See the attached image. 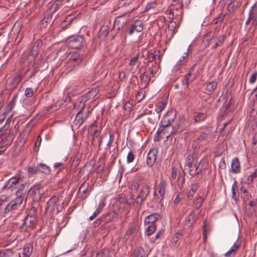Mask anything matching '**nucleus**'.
<instances>
[{"label":"nucleus","mask_w":257,"mask_h":257,"mask_svg":"<svg viewBox=\"0 0 257 257\" xmlns=\"http://www.w3.org/2000/svg\"><path fill=\"white\" fill-rule=\"evenodd\" d=\"M176 118V112L172 110L168 111L162 117L159 123V128L157 134L161 137L166 136L168 139L170 135L175 134L172 133V130L169 131V127Z\"/></svg>","instance_id":"obj_1"},{"label":"nucleus","mask_w":257,"mask_h":257,"mask_svg":"<svg viewBox=\"0 0 257 257\" xmlns=\"http://www.w3.org/2000/svg\"><path fill=\"white\" fill-rule=\"evenodd\" d=\"M159 217V215L157 213H153L148 215L145 219V225H156V222Z\"/></svg>","instance_id":"obj_21"},{"label":"nucleus","mask_w":257,"mask_h":257,"mask_svg":"<svg viewBox=\"0 0 257 257\" xmlns=\"http://www.w3.org/2000/svg\"><path fill=\"white\" fill-rule=\"evenodd\" d=\"M143 185L142 184H140L139 182L134 181L133 182L131 189L132 191L135 192L137 191L140 188V187L141 188V185Z\"/></svg>","instance_id":"obj_53"},{"label":"nucleus","mask_w":257,"mask_h":257,"mask_svg":"<svg viewBox=\"0 0 257 257\" xmlns=\"http://www.w3.org/2000/svg\"><path fill=\"white\" fill-rule=\"evenodd\" d=\"M90 106H89L88 109L86 112V115L85 117H83L81 113L77 112L76 117L73 121V124L77 128H78L83 123L85 120L86 119L88 114L90 113L91 110H89Z\"/></svg>","instance_id":"obj_14"},{"label":"nucleus","mask_w":257,"mask_h":257,"mask_svg":"<svg viewBox=\"0 0 257 257\" xmlns=\"http://www.w3.org/2000/svg\"><path fill=\"white\" fill-rule=\"evenodd\" d=\"M105 205H106V202H105V200L104 199L101 200L99 201L98 205L97 207L96 208V210H97L98 211H99L100 213H101L103 209L105 207Z\"/></svg>","instance_id":"obj_51"},{"label":"nucleus","mask_w":257,"mask_h":257,"mask_svg":"<svg viewBox=\"0 0 257 257\" xmlns=\"http://www.w3.org/2000/svg\"><path fill=\"white\" fill-rule=\"evenodd\" d=\"M188 126L187 121L186 118L183 117H179L178 120L175 124L172 127V133H177L181 132L185 130Z\"/></svg>","instance_id":"obj_9"},{"label":"nucleus","mask_w":257,"mask_h":257,"mask_svg":"<svg viewBox=\"0 0 257 257\" xmlns=\"http://www.w3.org/2000/svg\"><path fill=\"white\" fill-rule=\"evenodd\" d=\"M145 97V94L142 92H138L136 96V98L138 102L141 101Z\"/></svg>","instance_id":"obj_61"},{"label":"nucleus","mask_w":257,"mask_h":257,"mask_svg":"<svg viewBox=\"0 0 257 257\" xmlns=\"http://www.w3.org/2000/svg\"><path fill=\"white\" fill-rule=\"evenodd\" d=\"M181 235L179 233H176L172 238V241L175 244L177 243L178 240L180 239Z\"/></svg>","instance_id":"obj_62"},{"label":"nucleus","mask_w":257,"mask_h":257,"mask_svg":"<svg viewBox=\"0 0 257 257\" xmlns=\"http://www.w3.org/2000/svg\"><path fill=\"white\" fill-rule=\"evenodd\" d=\"M146 226L145 234L150 236L153 234L156 230V225H145Z\"/></svg>","instance_id":"obj_29"},{"label":"nucleus","mask_w":257,"mask_h":257,"mask_svg":"<svg viewBox=\"0 0 257 257\" xmlns=\"http://www.w3.org/2000/svg\"><path fill=\"white\" fill-rule=\"evenodd\" d=\"M41 138L40 136H38L37 138V140L36 141L35 147V151L38 152L39 150V148L41 145Z\"/></svg>","instance_id":"obj_58"},{"label":"nucleus","mask_w":257,"mask_h":257,"mask_svg":"<svg viewBox=\"0 0 257 257\" xmlns=\"http://www.w3.org/2000/svg\"><path fill=\"white\" fill-rule=\"evenodd\" d=\"M139 54H137L136 56L132 58L130 61L129 65L132 67H134L137 65V67L140 64V62L139 61Z\"/></svg>","instance_id":"obj_33"},{"label":"nucleus","mask_w":257,"mask_h":257,"mask_svg":"<svg viewBox=\"0 0 257 257\" xmlns=\"http://www.w3.org/2000/svg\"><path fill=\"white\" fill-rule=\"evenodd\" d=\"M191 75V73L190 72H189L188 74H187L185 75V78L182 79L181 80L182 85L184 87V89H186V88H188L189 82L190 81L189 77Z\"/></svg>","instance_id":"obj_42"},{"label":"nucleus","mask_w":257,"mask_h":257,"mask_svg":"<svg viewBox=\"0 0 257 257\" xmlns=\"http://www.w3.org/2000/svg\"><path fill=\"white\" fill-rule=\"evenodd\" d=\"M33 249V247L32 244L31 243L26 244L23 248V257H30L32 253Z\"/></svg>","instance_id":"obj_25"},{"label":"nucleus","mask_w":257,"mask_h":257,"mask_svg":"<svg viewBox=\"0 0 257 257\" xmlns=\"http://www.w3.org/2000/svg\"><path fill=\"white\" fill-rule=\"evenodd\" d=\"M13 254V251L11 249H8L0 250V257H11Z\"/></svg>","instance_id":"obj_43"},{"label":"nucleus","mask_w":257,"mask_h":257,"mask_svg":"<svg viewBox=\"0 0 257 257\" xmlns=\"http://www.w3.org/2000/svg\"><path fill=\"white\" fill-rule=\"evenodd\" d=\"M127 18L125 15L118 16L114 22V28L117 30L122 29L126 24Z\"/></svg>","instance_id":"obj_15"},{"label":"nucleus","mask_w":257,"mask_h":257,"mask_svg":"<svg viewBox=\"0 0 257 257\" xmlns=\"http://www.w3.org/2000/svg\"><path fill=\"white\" fill-rule=\"evenodd\" d=\"M16 96L14 97L11 100L10 103L6 107V112H11L14 108L15 104Z\"/></svg>","instance_id":"obj_41"},{"label":"nucleus","mask_w":257,"mask_h":257,"mask_svg":"<svg viewBox=\"0 0 257 257\" xmlns=\"http://www.w3.org/2000/svg\"><path fill=\"white\" fill-rule=\"evenodd\" d=\"M235 251H234L230 248L229 250H228L225 253L224 256L225 257H231V256H234L235 254Z\"/></svg>","instance_id":"obj_63"},{"label":"nucleus","mask_w":257,"mask_h":257,"mask_svg":"<svg viewBox=\"0 0 257 257\" xmlns=\"http://www.w3.org/2000/svg\"><path fill=\"white\" fill-rule=\"evenodd\" d=\"M150 192V188L147 185H142L141 190L135 200H132V202L130 204L136 203L139 205H141L147 199Z\"/></svg>","instance_id":"obj_5"},{"label":"nucleus","mask_w":257,"mask_h":257,"mask_svg":"<svg viewBox=\"0 0 257 257\" xmlns=\"http://www.w3.org/2000/svg\"><path fill=\"white\" fill-rule=\"evenodd\" d=\"M249 206L253 207L257 210V198L252 201H250L249 202Z\"/></svg>","instance_id":"obj_64"},{"label":"nucleus","mask_w":257,"mask_h":257,"mask_svg":"<svg viewBox=\"0 0 257 257\" xmlns=\"http://www.w3.org/2000/svg\"><path fill=\"white\" fill-rule=\"evenodd\" d=\"M167 181L163 178H161L160 182L157 186L156 191L154 193L155 195L157 196L156 198L157 202L159 203H161L167 192Z\"/></svg>","instance_id":"obj_6"},{"label":"nucleus","mask_w":257,"mask_h":257,"mask_svg":"<svg viewBox=\"0 0 257 257\" xmlns=\"http://www.w3.org/2000/svg\"><path fill=\"white\" fill-rule=\"evenodd\" d=\"M197 219V216L196 215L194 211L193 210L187 217L185 220V224L188 227H191Z\"/></svg>","instance_id":"obj_22"},{"label":"nucleus","mask_w":257,"mask_h":257,"mask_svg":"<svg viewBox=\"0 0 257 257\" xmlns=\"http://www.w3.org/2000/svg\"><path fill=\"white\" fill-rule=\"evenodd\" d=\"M67 43L68 47L72 49H80L86 45L84 38L81 36L70 37L67 39Z\"/></svg>","instance_id":"obj_4"},{"label":"nucleus","mask_w":257,"mask_h":257,"mask_svg":"<svg viewBox=\"0 0 257 257\" xmlns=\"http://www.w3.org/2000/svg\"><path fill=\"white\" fill-rule=\"evenodd\" d=\"M240 164L239 159L233 158L231 161L230 172L233 174H238L240 172Z\"/></svg>","instance_id":"obj_17"},{"label":"nucleus","mask_w":257,"mask_h":257,"mask_svg":"<svg viewBox=\"0 0 257 257\" xmlns=\"http://www.w3.org/2000/svg\"><path fill=\"white\" fill-rule=\"evenodd\" d=\"M27 217H30L36 220L37 217V209L33 206L29 210Z\"/></svg>","instance_id":"obj_36"},{"label":"nucleus","mask_w":257,"mask_h":257,"mask_svg":"<svg viewBox=\"0 0 257 257\" xmlns=\"http://www.w3.org/2000/svg\"><path fill=\"white\" fill-rule=\"evenodd\" d=\"M177 177V170L174 167L171 169V175L170 176V180H174Z\"/></svg>","instance_id":"obj_60"},{"label":"nucleus","mask_w":257,"mask_h":257,"mask_svg":"<svg viewBox=\"0 0 257 257\" xmlns=\"http://www.w3.org/2000/svg\"><path fill=\"white\" fill-rule=\"evenodd\" d=\"M190 188L188 193L187 198L191 200L194 196L195 192L199 188V184L197 183H192L190 186Z\"/></svg>","instance_id":"obj_24"},{"label":"nucleus","mask_w":257,"mask_h":257,"mask_svg":"<svg viewBox=\"0 0 257 257\" xmlns=\"http://www.w3.org/2000/svg\"><path fill=\"white\" fill-rule=\"evenodd\" d=\"M217 82L216 81H212L209 83L207 85V90L209 92H213L217 87Z\"/></svg>","instance_id":"obj_45"},{"label":"nucleus","mask_w":257,"mask_h":257,"mask_svg":"<svg viewBox=\"0 0 257 257\" xmlns=\"http://www.w3.org/2000/svg\"><path fill=\"white\" fill-rule=\"evenodd\" d=\"M115 218V215H112L111 212H109L105 213L102 216V221L105 223L112 221Z\"/></svg>","instance_id":"obj_28"},{"label":"nucleus","mask_w":257,"mask_h":257,"mask_svg":"<svg viewBox=\"0 0 257 257\" xmlns=\"http://www.w3.org/2000/svg\"><path fill=\"white\" fill-rule=\"evenodd\" d=\"M14 137L13 136H10L9 134H8L7 133H5L0 137V142L3 141L4 142H6L7 145H10L14 140Z\"/></svg>","instance_id":"obj_26"},{"label":"nucleus","mask_w":257,"mask_h":257,"mask_svg":"<svg viewBox=\"0 0 257 257\" xmlns=\"http://www.w3.org/2000/svg\"><path fill=\"white\" fill-rule=\"evenodd\" d=\"M61 0H56L49 8L48 10V17L51 15L52 17V14L55 13L58 10L60 9L62 6Z\"/></svg>","instance_id":"obj_20"},{"label":"nucleus","mask_w":257,"mask_h":257,"mask_svg":"<svg viewBox=\"0 0 257 257\" xmlns=\"http://www.w3.org/2000/svg\"><path fill=\"white\" fill-rule=\"evenodd\" d=\"M228 16L227 13H226L224 14H221L217 18L214 20L212 23L213 24H217L218 22H222L226 18V19H228Z\"/></svg>","instance_id":"obj_40"},{"label":"nucleus","mask_w":257,"mask_h":257,"mask_svg":"<svg viewBox=\"0 0 257 257\" xmlns=\"http://www.w3.org/2000/svg\"><path fill=\"white\" fill-rule=\"evenodd\" d=\"M92 91L79 97L74 103V107L79 113H82L85 106V102L90 98Z\"/></svg>","instance_id":"obj_7"},{"label":"nucleus","mask_w":257,"mask_h":257,"mask_svg":"<svg viewBox=\"0 0 257 257\" xmlns=\"http://www.w3.org/2000/svg\"><path fill=\"white\" fill-rule=\"evenodd\" d=\"M20 177L15 176L11 178L8 180L3 187V189L10 190L13 191L19 187Z\"/></svg>","instance_id":"obj_12"},{"label":"nucleus","mask_w":257,"mask_h":257,"mask_svg":"<svg viewBox=\"0 0 257 257\" xmlns=\"http://www.w3.org/2000/svg\"><path fill=\"white\" fill-rule=\"evenodd\" d=\"M41 44V42H37L34 43L33 47L31 51L32 55L35 56L38 54Z\"/></svg>","instance_id":"obj_37"},{"label":"nucleus","mask_w":257,"mask_h":257,"mask_svg":"<svg viewBox=\"0 0 257 257\" xmlns=\"http://www.w3.org/2000/svg\"><path fill=\"white\" fill-rule=\"evenodd\" d=\"M210 134L207 133H202L197 138L198 140L201 142H206L209 141Z\"/></svg>","instance_id":"obj_35"},{"label":"nucleus","mask_w":257,"mask_h":257,"mask_svg":"<svg viewBox=\"0 0 257 257\" xmlns=\"http://www.w3.org/2000/svg\"><path fill=\"white\" fill-rule=\"evenodd\" d=\"M108 134H109V140L106 144V149H109L110 148L111 144H112V143L114 140L113 135L112 132L109 131L108 132Z\"/></svg>","instance_id":"obj_54"},{"label":"nucleus","mask_w":257,"mask_h":257,"mask_svg":"<svg viewBox=\"0 0 257 257\" xmlns=\"http://www.w3.org/2000/svg\"><path fill=\"white\" fill-rule=\"evenodd\" d=\"M202 159L199 163L194 161L192 156H188L184 166V172L188 173L191 177H194L200 174L203 169L202 166Z\"/></svg>","instance_id":"obj_2"},{"label":"nucleus","mask_w":257,"mask_h":257,"mask_svg":"<svg viewBox=\"0 0 257 257\" xmlns=\"http://www.w3.org/2000/svg\"><path fill=\"white\" fill-rule=\"evenodd\" d=\"M257 177V168L255 170L254 172L252 173L249 175L246 179V183L250 185L252 183L254 179Z\"/></svg>","instance_id":"obj_39"},{"label":"nucleus","mask_w":257,"mask_h":257,"mask_svg":"<svg viewBox=\"0 0 257 257\" xmlns=\"http://www.w3.org/2000/svg\"><path fill=\"white\" fill-rule=\"evenodd\" d=\"M28 172L29 174L34 175L40 172L39 166L37 167H30L28 169Z\"/></svg>","instance_id":"obj_48"},{"label":"nucleus","mask_w":257,"mask_h":257,"mask_svg":"<svg viewBox=\"0 0 257 257\" xmlns=\"http://www.w3.org/2000/svg\"><path fill=\"white\" fill-rule=\"evenodd\" d=\"M89 188V184L88 183H83L80 186L78 191L79 192H82L84 194H85Z\"/></svg>","instance_id":"obj_49"},{"label":"nucleus","mask_w":257,"mask_h":257,"mask_svg":"<svg viewBox=\"0 0 257 257\" xmlns=\"http://www.w3.org/2000/svg\"><path fill=\"white\" fill-rule=\"evenodd\" d=\"M224 38H225V36L224 35H220V36H219L218 37L215 44L212 47V49H215L217 47L221 46L222 45V44L223 43V42H224Z\"/></svg>","instance_id":"obj_38"},{"label":"nucleus","mask_w":257,"mask_h":257,"mask_svg":"<svg viewBox=\"0 0 257 257\" xmlns=\"http://www.w3.org/2000/svg\"><path fill=\"white\" fill-rule=\"evenodd\" d=\"M23 201V197L19 195L7 204L4 208V213H7L11 211L16 209L22 204Z\"/></svg>","instance_id":"obj_8"},{"label":"nucleus","mask_w":257,"mask_h":257,"mask_svg":"<svg viewBox=\"0 0 257 257\" xmlns=\"http://www.w3.org/2000/svg\"><path fill=\"white\" fill-rule=\"evenodd\" d=\"M8 197L6 195H2L0 196V212L4 213V205L8 201Z\"/></svg>","instance_id":"obj_30"},{"label":"nucleus","mask_w":257,"mask_h":257,"mask_svg":"<svg viewBox=\"0 0 257 257\" xmlns=\"http://www.w3.org/2000/svg\"><path fill=\"white\" fill-rule=\"evenodd\" d=\"M61 204H62V202L59 201L58 197L54 196L48 201L46 209V211L50 213H54L56 212V213H58L60 212L63 208V206Z\"/></svg>","instance_id":"obj_3"},{"label":"nucleus","mask_w":257,"mask_h":257,"mask_svg":"<svg viewBox=\"0 0 257 257\" xmlns=\"http://www.w3.org/2000/svg\"><path fill=\"white\" fill-rule=\"evenodd\" d=\"M135 27L136 31L141 32L143 29V24L142 21L136 20L133 24Z\"/></svg>","instance_id":"obj_32"},{"label":"nucleus","mask_w":257,"mask_h":257,"mask_svg":"<svg viewBox=\"0 0 257 257\" xmlns=\"http://www.w3.org/2000/svg\"><path fill=\"white\" fill-rule=\"evenodd\" d=\"M205 198L203 197H201L199 195H198L196 197V200L194 202L196 205V207L198 208L200 207L204 202Z\"/></svg>","instance_id":"obj_44"},{"label":"nucleus","mask_w":257,"mask_h":257,"mask_svg":"<svg viewBox=\"0 0 257 257\" xmlns=\"http://www.w3.org/2000/svg\"><path fill=\"white\" fill-rule=\"evenodd\" d=\"M21 80V76L20 75H17L13 76L10 78V83L12 88H15L17 86L18 83Z\"/></svg>","instance_id":"obj_27"},{"label":"nucleus","mask_w":257,"mask_h":257,"mask_svg":"<svg viewBox=\"0 0 257 257\" xmlns=\"http://www.w3.org/2000/svg\"><path fill=\"white\" fill-rule=\"evenodd\" d=\"M82 57L81 54L78 51L71 52L69 55V61L76 64L79 63L82 61Z\"/></svg>","instance_id":"obj_19"},{"label":"nucleus","mask_w":257,"mask_h":257,"mask_svg":"<svg viewBox=\"0 0 257 257\" xmlns=\"http://www.w3.org/2000/svg\"><path fill=\"white\" fill-rule=\"evenodd\" d=\"M166 102H159L156 107L155 111L158 113L161 112L166 107Z\"/></svg>","instance_id":"obj_46"},{"label":"nucleus","mask_w":257,"mask_h":257,"mask_svg":"<svg viewBox=\"0 0 257 257\" xmlns=\"http://www.w3.org/2000/svg\"><path fill=\"white\" fill-rule=\"evenodd\" d=\"M22 221V225L26 226V227H32L35 225L36 223V220L35 219H33L27 216L24 218Z\"/></svg>","instance_id":"obj_23"},{"label":"nucleus","mask_w":257,"mask_h":257,"mask_svg":"<svg viewBox=\"0 0 257 257\" xmlns=\"http://www.w3.org/2000/svg\"><path fill=\"white\" fill-rule=\"evenodd\" d=\"M30 196L33 201L38 202L42 198L45 193L44 189L40 185H36L31 188L30 190Z\"/></svg>","instance_id":"obj_10"},{"label":"nucleus","mask_w":257,"mask_h":257,"mask_svg":"<svg viewBox=\"0 0 257 257\" xmlns=\"http://www.w3.org/2000/svg\"><path fill=\"white\" fill-rule=\"evenodd\" d=\"M135 158V155L132 150L130 151L127 154L126 160L127 163L133 162Z\"/></svg>","instance_id":"obj_50"},{"label":"nucleus","mask_w":257,"mask_h":257,"mask_svg":"<svg viewBox=\"0 0 257 257\" xmlns=\"http://www.w3.org/2000/svg\"><path fill=\"white\" fill-rule=\"evenodd\" d=\"M256 77H257V71H255L250 76L249 79V82L251 84L254 83L256 80Z\"/></svg>","instance_id":"obj_59"},{"label":"nucleus","mask_w":257,"mask_h":257,"mask_svg":"<svg viewBox=\"0 0 257 257\" xmlns=\"http://www.w3.org/2000/svg\"><path fill=\"white\" fill-rule=\"evenodd\" d=\"M151 113L152 111L151 110L146 109L143 111L142 113L137 115L136 119H138L145 115L150 114Z\"/></svg>","instance_id":"obj_57"},{"label":"nucleus","mask_w":257,"mask_h":257,"mask_svg":"<svg viewBox=\"0 0 257 257\" xmlns=\"http://www.w3.org/2000/svg\"><path fill=\"white\" fill-rule=\"evenodd\" d=\"M214 37V34L212 32L210 31L207 32L204 38V40L206 41L208 45L210 44V41Z\"/></svg>","instance_id":"obj_47"},{"label":"nucleus","mask_w":257,"mask_h":257,"mask_svg":"<svg viewBox=\"0 0 257 257\" xmlns=\"http://www.w3.org/2000/svg\"><path fill=\"white\" fill-rule=\"evenodd\" d=\"M158 150L156 149L151 150L148 154L147 164L148 166L152 167L156 161Z\"/></svg>","instance_id":"obj_13"},{"label":"nucleus","mask_w":257,"mask_h":257,"mask_svg":"<svg viewBox=\"0 0 257 257\" xmlns=\"http://www.w3.org/2000/svg\"><path fill=\"white\" fill-rule=\"evenodd\" d=\"M206 119V115L205 113L202 112H195L194 113L191 123L192 124L198 123L204 121Z\"/></svg>","instance_id":"obj_18"},{"label":"nucleus","mask_w":257,"mask_h":257,"mask_svg":"<svg viewBox=\"0 0 257 257\" xmlns=\"http://www.w3.org/2000/svg\"><path fill=\"white\" fill-rule=\"evenodd\" d=\"M240 245V242L238 241V239H237V240L233 243V244L230 248L232 249V250L235 251V253H236Z\"/></svg>","instance_id":"obj_56"},{"label":"nucleus","mask_w":257,"mask_h":257,"mask_svg":"<svg viewBox=\"0 0 257 257\" xmlns=\"http://www.w3.org/2000/svg\"><path fill=\"white\" fill-rule=\"evenodd\" d=\"M101 131L96 130L93 134L91 144L93 146L98 145L99 149L100 148L102 143L103 136H100Z\"/></svg>","instance_id":"obj_16"},{"label":"nucleus","mask_w":257,"mask_h":257,"mask_svg":"<svg viewBox=\"0 0 257 257\" xmlns=\"http://www.w3.org/2000/svg\"><path fill=\"white\" fill-rule=\"evenodd\" d=\"M178 179L179 187L180 189H182L183 188V186L185 183V177L183 175H180L178 176Z\"/></svg>","instance_id":"obj_52"},{"label":"nucleus","mask_w":257,"mask_h":257,"mask_svg":"<svg viewBox=\"0 0 257 257\" xmlns=\"http://www.w3.org/2000/svg\"><path fill=\"white\" fill-rule=\"evenodd\" d=\"M191 49V45H189L187 52L184 54L180 59L177 62L173 67V70L175 71H179L181 68L185 66L188 61V54Z\"/></svg>","instance_id":"obj_11"},{"label":"nucleus","mask_w":257,"mask_h":257,"mask_svg":"<svg viewBox=\"0 0 257 257\" xmlns=\"http://www.w3.org/2000/svg\"><path fill=\"white\" fill-rule=\"evenodd\" d=\"M34 94L33 90L31 87L27 88L25 91V95L27 97H31Z\"/></svg>","instance_id":"obj_55"},{"label":"nucleus","mask_w":257,"mask_h":257,"mask_svg":"<svg viewBox=\"0 0 257 257\" xmlns=\"http://www.w3.org/2000/svg\"><path fill=\"white\" fill-rule=\"evenodd\" d=\"M39 167L40 168V172L45 174H49L50 173L49 167L45 164L40 163L39 164Z\"/></svg>","instance_id":"obj_34"},{"label":"nucleus","mask_w":257,"mask_h":257,"mask_svg":"<svg viewBox=\"0 0 257 257\" xmlns=\"http://www.w3.org/2000/svg\"><path fill=\"white\" fill-rule=\"evenodd\" d=\"M140 78L141 83L144 84V86H146L151 80L149 75L146 74L145 72L140 75Z\"/></svg>","instance_id":"obj_31"}]
</instances>
